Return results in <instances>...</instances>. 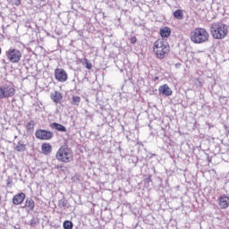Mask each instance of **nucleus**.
Masks as SVG:
<instances>
[{
	"label": "nucleus",
	"instance_id": "6ab92c4d",
	"mask_svg": "<svg viewBox=\"0 0 229 229\" xmlns=\"http://www.w3.org/2000/svg\"><path fill=\"white\" fill-rule=\"evenodd\" d=\"M81 102V98L78 96H73L72 98V105L75 106H80V103Z\"/></svg>",
	"mask_w": 229,
	"mask_h": 229
},
{
	"label": "nucleus",
	"instance_id": "393cba45",
	"mask_svg": "<svg viewBox=\"0 0 229 229\" xmlns=\"http://www.w3.org/2000/svg\"><path fill=\"white\" fill-rule=\"evenodd\" d=\"M13 4L19 6L21 4V0H12Z\"/></svg>",
	"mask_w": 229,
	"mask_h": 229
},
{
	"label": "nucleus",
	"instance_id": "f8f14e48",
	"mask_svg": "<svg viewBox=\"0 0 229 229\" xmlns=\"http://www.w3.org/2000/svg\"><path fill=\"white\" fill-rule=\"evenodd\" d=\"M158 92L161 96H165L166 98L173 95V89H171V88H169L167 84L160 86L158 89Z\"/></svg>",
	"mask_w": 229,
	"mask_h": 229
},
{
	"label": "nucleus",
	"instance_id": "c756f323",
	"mask_svg": "<svg viewBox=\"0 0 229 229\" xmlns=\"http://www.w3.org/2000/svg\"><path fill=\"white\" fill-rule=\"evenodd\" d=\"M1 53H3V49H1V47H0V55H1Z\"/></svg>",
	"mask_w": 229,
	"mask_h": 229
},
{
	"label": "nucleus",
	"instance_id": "4468645a",
	"mask_svg": "<svg viewBox=\"0 0 229 229\" xmlns=\"http://www.w3.org/2000/svg\"><path fill=\"white\" fill-rule=\"evenodd\" d=\"M159 34L161 35L162 38H169V37H171V28L164 27L160 29Z\"/></svg>",
	"mask_w": 229,
	"mask_h": 229
},
{
	"label": "nucleus",
	"instance_id": "bb28decb",
	"mask_svg": "<svg viewBox=\"0 0 229 229\" xmlns=\"http://www.w3.org/2000/svg\"><path fill=\"white\" fill-rule=\"evenodd\" d=\"M131 44H137V37L131 38Z\"/></svg>",
	"mask_w": 229,
	"mask_h": 229
},
{
	"label": "nucleus",
	"instance_id": "aec40b11",
	"mask_svg": "<svg viewBox=\"0 0 229 229\" xmlns=\"http://www.w3.org/2000/svg\"><path fill=\"white\" fill-rule=\"evenodd\" d=\"M81 64L86 69H92V63L89 62V59H82Z\"/></svg>",
	"mask_w": 229,
	"mask_h": 229
},
{
	"label": "nucleus",
	"instance_id": "a211bd4d",
	"mask_svg": "<svg viewBox=\"0 0 229 229\" xmlns=\"http://www.w3.org/2000/svg\"><path fill=\"white\" fill-rule=\"evenodd\" d=\"M174 19H177L178 21H182L183 19V12L181 9H177L174 12Z\"/></svg>",
	"mask_w": 229,
	"mask_h": 229
},
{
	"label": "nucleus",
	"instance_id": "9b49d317",
	"mask_svg": "<svg viewBox=\"0 0 229 229\" xmlns=\"http://www.w3.org/2000/svg\"><path fill=\"white\" fill-rule=\"evenodd\" d=\"M218 205L220 208L223 210L228 208L229 207V196L227 195H222L218 198Z\"/></svg>",
	"mask_w": 229,
	"mask_h": 229
},
{
	"label": "nucleus",
	"instance_id": "f257e3e1",
	"mask_svg": "<svg viewBox=\"0 0 229 229\" xmlns=\"http://www.w3.org/2000/svg\"><path fill=\"white\" fill-rule=\"evenodd\" d=\"M210 33L216 40H223L228 35V26L223 22H214L210 25Z\"/></svg>",
	"mask_w": 229,
	"mask_h": 229
},
{
	"label": "nucleus",
	"instance_id": "4be33fe9",
	"mask_svg": "<svg viewBox=\"0 0 229 229\" xmlns=\"http://www.w3.org/2000/svg\"><path fill=\"white\" fill-rule=\"evenodd\" d=\"M35 128V122L30 121L27 123L26 125V129L28 131H30V130H33Z\"/></svg>",
	"mask_w": 229,
	"mask_h": 229
},
{
	"label": "nucleus",
	"instance_id": "a878e982",
	"mask_svg": "<svg viewBox=\"0 0 229 229\" xmlns=\"http://www.w3.org/2000/svg\"><path fill=\"white\" fill-rule=\"evenodd\" d=\"M153 157H157V155L148 152V155L145 157V158H153Z\"/></svg>",
	"mask_w": 229,
	"mask_h": 229
},
{
	"label": "nucleus",
	"instance_id": "0eeeda50",
	"mask_svg": "<svg viewBox=\"0 0 229 229\" xmlns=\"http://www.w3.org/2000/svg\"><path fill=\"white\" fill-rule=\"evenodd\" d=\"M35 137L39 140H51L55 137V134L51 131L39 129L36 131Z\"/></svg>",
	"mask_w": 229,
	"mask_h": 229
},
{
	"label": "nucleus",
	"instance_id": "cd10ccee",
	"mask_svg": "<svg viewBox=\"0 0 229 229\" xmlns=\"http://www.w3.org/2000/svg\"><path fill=\"white\" fill-rule=\"evenodd\" d=\"M196 1V3H205V1H207V0H195Z\"/></svg>",
	"mask_w": 229,
	"mask_h": 229
},
{
	"label": "nucleus",
	"instance_id": "5701e85b",
	"mask_svg": "<svg viewBox=\"0 0 229 229\" xmlns=\"http://www.w3.org/2000/svg\"><path fill=\"white\" fill-rule=\"evenodd\" d=\"M12 185H13V180L11 177H8V179L6 180V186L12 187Z\"/></svg>",
	"mask_w": 229,
	"mask_h": 229
},
{
	"label": "nucleus",
	"instance_id": "7ed1b4c3",
	"mask_svg": "<svg viewBox=\"0 0 229 229\" xmlns=\"http://www.w3.org/2000/svg\"><path fill=\"white\" fill-rule=\"evenodd\" d=\"M169 51H171L169 44L163 38L157 39L154 43V53L159 60L165 58V55H169Z\"/></svg>",
	"mask_w": 229,
	"mask_h": 229
},
{
	"label": "nucleus",
	"instance_id": "412c9836",
	"mask_svg": "<svg viewBox=\"0 0 229 229\" xmlns=\"http://www.w3.org/2000/svg\"><path fill=\"white\" fill-rule=\"evenodd\" d=\"M72 226H73L72 222L69 220L64 221L63 224V227L64 229H72Z\"/></svg>",
	"mask_w": 229,
	"mask_h": 229
},
{
	"label": "nucleus",
	"instance_id": "f03ea898",
	"mask_svg": "<svg viewBox=\"0 0 229 229\" xmlns=\"http://www.w3.org/2000/svg\"><path fill=\"white\" fill-rule=\"evenodd\" d=\"M190 37L193 44H205V42H208L210 34H208L206 29L196 28L191 32Z\"/></svg>",
	"mask_w": 229,
	"mask_h": 229
},
{
	"label": "nucleus",
	"instance_id": "2eb2a0df",
	"mask_svg": "<svg viewBox=\"0 0 229 229\" xmlns=\"http://www.w3.org/2000/svg\"><path fill=\"white\" fill-rule=\"evenodd\" d=\"M50 128H53L54 130H57V131H63V132L67 131V128H65V126L58 123H51Z\"/></svg>",
	"mask_w": 229,
	"mask_h": 229
},
{
	"label": "nucleus",
	"instance_id": "6e6552de",
	"mask_svg": "<svg viewBox=\"0 0 229 229\" xmlns=\"http://www.w3.org/2000/svg\"><path fill=\"white\" fill-rule=\"evenodd\" d=\"M55 78L57 81L61 83H65L67 80H69V75H67V72L63 68H57L55 70Z\"/></svg>",
	"mask_w": 229,
	"mask_h": 229
},
{
	"label": "nucleus",
	"instance_id": "39448f33",
	"mask_svg": "<svg viewBox=\"0 0 229 229\" xmlns=\"http://www.w3.org/2000/svg\"><path fill=\"white\" fill-rule=\"evenodd\" d=\"M57 160L60 162H72V151L68 147H61L55 155Z\"/></svg>",
	"mask_w": 229,
	"mask_h": 229
},
{
	"label": "nucleus",
	"instance_id": "7c9ffc66",
	"mask_svg": "<svg viewBox=\"0 0 229 229\" xmlns=\"http://www.w3.org/2000/svg\"><path fill=\"white\" fill-rule=\"evenodd\" d=\"M0 203H1V195H0Z\"/></svg>",
	"mask_w": 229,
	"mask_h": 229
},
{
	"label": "nucleus",
	"instance_id": "20e7f679",
	"mask_svg": "<svg viewBox=\"0 0 229 229\" xmlns=\"http://www.w3.org/2000/svg\"><path fill=\"white\" fill-rule=\"evenodd\" d=\"M15 96V88L13 83L7 82L0 87V99H6Z\"/></svg>",
	"mask_w": 229,
	"mask_h": 229
},
{
	"label": "nucleus",
	"instance_id": "b1692460",
	"mask_svg": "<svg viewBox=\"0 0 229 229\" xmlns=\"http://www.w3.org/2000/svg\"><path fill=\"white\" fill-rule=\"evenodd\" d=\"M194 83L197 87H201L202 85L201 81H199V79H195Z\"/></svg>",
	"mask_w": 229,
	"mask_h": 229
},
{
	"label": "nucleus",
	"instance_id": "dca6fc26",
	"mask_svg": "<svg viewBox=\"0 0 229 229\" xmlns=\"http://www.w3.org/2000/svg\"><path fill=\"white\" fill-rule=\"evenodd\" d=\"M41 150L44 153V155H49V153L53 151V147L49 143H43L41 145Z\"/></svg>",
	"mask_w": 229,
	"mask_h": 229
},
{
	"label": "nucleus",
	"instance_id": "ddd939ff",
	"mask_svg": "<svg viewBox=\"0 0 229 229\" xmlns=\"http://www.w3.org/2000/svg\"><path fill=\"white\" fill-rule=\"evenodd\" d=\"M50 98H51L52 101H54V103H55V105H58V103H60L62 101V99L64 98V96L62 95V93H60L58 91H55L54 93L50 94Z\"/></svg>",
	"mask_w": 229,
	"mask_h": 229
},
{
	"label": "nucleus",
	"instance_id": "2f4dec72",
	"mask_svg": "<svg viewBox=\"0 0 229 229\" xmlns=\"http://www.w3.org/2000/svg\"><path fill=\"white\" fill-rule=\"evenodd\" d=\"M38 1H46V0H38Z\"/></svg>",
	"mask_w": 229,
	"mask_h": 229
},
{
	"label": "nucleus",
	"instance_id": "9d476101",
	"mask_svg": "<svg viewBox=\"0 0 229 229\" xmlns=\"http://www.w3.org/2000/svg\"><path fill=\"white\" fill-rule=\"evenodd\" d=\"M24 199H26V193L20 192L13 197V205H22V203H24Z\"/></svg>",
	"mask_w": 229,
	"mask_h": 229
},
{
	"label": "nucleus",
	"instance_id": "f3484780",
	"mask_svg": "<svg viewBox=\"0 0 229 229\" xmlns=\"http://www.w3.org/2000/svg\"><path fill=\"white\" fill-rule=\"evenodd\" d=\"M15 150L19 153L26 151V144H24L22 141H19L15 147Z\"/></svg>",
	"mask_w": 229,
	"mask_h": 229
},
{
	"label": "nucleus",
	"instance_id": "1a4fd4ad",
	"mask_svg": "<svg viewBox=\"0 0 229 229\" xmlns=\"http://www.w3.org/2000/svg\"><path fill=\"white\" fill-rule=\"evenodd\" d=\"M24 210L28 213L33 212L35 210V200L31 198H27L24 202V206L22 207Z\"/></svg>",
	"mask_w": 229,
	"mask_h": 229
},
{
	"label": "nucleus",
	"instance_id": "c85d7f7f",
	"mask_svg": "<svg viewBox=\"0 0 229 229\" xmlns=\"http://www.w3.org/2000/svg\"><path fill=\"white\" fill-rule=\"evenodd\" d=\"M2 63H3V64H6V60L3 59V60H2Z\"/></svg>",
	"mask_w": 229,
	"mask_h": 229
},
{
	"label": "nucleus",
	"instance_id": "423d86ee",
	"mask_svg": "<svg viewBox=\"0 0 229 229\" xmlns=\"http://www.w3.org/2000/svg\"><path fill=\"white\" fill-rule=\"evenodd\" d=\"M5 56L11 64H19L22 58V52L19 49L10 48L5 52Z\"/></svg>",
	"mask_w": 229,
	"mask_h": 229
}]
</instances>
